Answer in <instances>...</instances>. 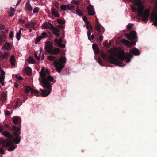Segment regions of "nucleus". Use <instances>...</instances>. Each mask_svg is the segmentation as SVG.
Here are the masks:
<instances>
[{"mask_svg":"<svg viewBox=\"0 0 157 157\" xmlns=\"http://www.w3.org/2000/svg\"><path fill=\"white\" fill-rule=\"evenodd\" d=\"M21 32L20 31V30H19L18 32H17L16 33V38L18 40H19L21 38Z\"/></svg>","mask_w":157,"mask_h":157,"instance_id":"473e14b6","label":"nucleus"},{"mask_svg":"<svg viewBox=\"0 0 157 157\" xmlns=\"http://www.w3.org/2000/svg\"><path fill=\"white\" fill-rule=\"evenodd\" d=\"M28 61L29 63L32 64H34L35 63V61L33 58L32 57H29L28 58Z\"/></svg>","mask_w":157,"mask_h":157,"instance_id":"c85d7f7f","label":"nucleus"},{"mask_svg":"<svg viewBox=\"0 0 157 157\" xmlns=\"http://www.w3.org/2000/svg\"><path fill=\"white\" fill-rule=\"evenodd\" d=\"M131 9L133 12H135L137 10V9L136 7L134 5L131 6Z\"/></svg>","mask_w":157,"mask_h":157,"instance_id":"79ce46f5","label":"nucleus"},{"mask_svg":"<svg viewBox=\"0 0 157 157\" xmlns=\"http://www.w3.org/2000/svg\"><path fill=\"white\" fill-rule=\"evenodd\" d=\"M5 114L6 116H8L10 114V112L9 111L6 110L5 111Z\"/></svg>","mask_w":157,"mask_h":157,"instance_id":"bf43d9fd","label":"nucleus"},{"mask_svg":"<svg viewBox=\"0 0 157 157\" xmlns=\"http://www.w3.org/2000/svg\"><path fill=\"white\" fill-rule=\"evenodd\" d=\"M16 78L19 80L21 81L23 80V78L21 76H18L17 75H16Z\"/></svg>","mask_w":157,"mask_h":157,"instance_id":"09e8293b","label":"nucleus"},{"mask_svg":"<svg viewBox=\"0 0 157 157\" xmlns=\"http://www.w3.org/2000/svg\"><path fill=\"white\" fill-rule=\"evenodd\" d=\"M11 10L12 12H14V9L12 7L11 8Z\"/></svg>","mask_w":157,"mask_h":157,"instance_id":"774afa93","label":"nucleus"},{"mask_svg":"<svg viewBox=\"0 0 157 157\" xmlns=\"http://www.w3.org/2000/svg\"><path fill=\"white\" fill-rule=\"evenodd\" d=\"M12 134L15 137H19V135L21 132L20 129L18 127L13 125L12 128Z\"/></svg>","mask_w":157,"mask_h":157,"instance_id":"6e6552de","label":"nucleus"},{"mask_svg":"<svg viewBox=\"0 0 157 157\" xmlns=\"http://www.w3.org/2000/svg\"><path fill=\"white\" fill-rule=\"evenodd\" d=\"M14 15V12H11V13L10 14V16H13Z\"/></svg>","mask_w":157,"mask_h":157,"instance_id":"e2e57ef3","label":"nucleus"},{"mask_svg":"<svg viewBox=\"0 0 157 157\" xmlns=\"http://www.w3.org/2000/svg\"><path fill=\"white\" fill-rule=\"evenodd\" d=\"M133 25L132 24H128L127 26V29L128 30L131 29L132 28Z\"/></svg>","mask_w":157,"mask_h":157,"instance_id":"a19ab883","label":"nucleus"},{"mask_svg":"<svg viewBox=\"0 0 157 157\" xmlns=\"http://www.w3.org/2000/svg\"><path fill=\"white\" fill-rule=\"evenodd\" d=\"M3 127L2 126H0V132L6 137H13L12 136L11 134L7 131L2 132Z\"/></svg>","mask_w":157,"mask_h":157,"instance_id":"9d476101","label":"nucleus"},{"mask_svg":"<svg viewBox=\"0 0 157 157\" xmlns=\"http://www.w3.org/2000/svg\"><path fill=\"white\" fill-rule=\"evenodd\" d=\"M24 71L28 75H30L32 73V69L29 67L25 68L24 69Z\"/></svg>","mask_w":157,"mask_h":157,"instance_id":"aec40b11","label":"nucleus"},{"mask_svg":"<svg viewBox=\"0 0 157 157\" xmlns=\"http://www.w3.org/2000/svg\"><path fill=\"white\" fill-rule=\"evenodd\" d=\"M25 8L26 10L29 11H31L32 10V7L28 1L25 4Z\"/></svg>","mask_w":157,"mask_h":157,"instance_id":"412c9836","label":"nucleus"},{"mask_svg":"<svg viewBox=\"0 0 157 157\" xmlns=\"http://www.w3.org/2000/svg\"><path fill=\"white\" fill-rule=\"evenodd\" d=\"M99 34H100L101 35L99 37V39L100 42H101L102 41V40H103V37L102 35V33H98L97 34V36H98Z\"/></svg>","mask_w":157,"mask_h":157,"instance_id":"58836bf2","label":"nucleus"},{"mask_svg":"<svg viewBox=\"0 0 157 157\" xmlns=\"http://www.w3.org/2000/svg\"><path fill=\"white\" fill-rule=\"evenodd\" d=\"M12 120H13V122L15 124H17L18 123H19L20 124L21 123V119L18 117H13L12 118Z\"/></svg>","mask_w":157,"mask_h":157,"instance_id":"a211bd4d","label":"nucleus"},{"mask_svg":"<svg viewBox=\"0 0 157 157\" xmlns=\"http://www.w3.org/2000/svg\"><path fill=\"white\" fill-rule=\"evenodd\" d=\"M67 6L65 4H62L60 6V9L63 11L67 10Z\"/></svg>","mask_w":157,"mask_h":157,"instance_id":"c9c22d12","label":"nucleus"},{"mask_svg":"<svg viewBox=\"0 0 157 157\" xmlns=\"http://www.w3.org/2000/svg\"><path fill=\"white\" fill-rule=\"evenodd\" d=\"M44 59V55H43L41 57V59L42 60H43Z\"/></svg>","mask_w":157,"mask_h":157,"instance_id":"0e129e2a","label":"nucleus"},{"mask_svg":"<svg viewBox=\"0 0 157 157\" xmlns=\"http://www.w3.org/2000/svg\"><path fill=\"white\" fill-rule=\"evenodd\" d=\"M12 47L10 43L6 42L4 46L2 47V48L4 50H10Z\"/></svg>","mask_w":157,"mask_h":157,"instance_id":"2eb2a0df","label":"nucleus"},{"mask_svg":"<svg viewBox=\"0 0 157 157\" xmlns=\"http://www.w3.org/2000/svg\"><path fill=\"white\" fill-rule=\"evenodd\" d=\"M71 2L72 3L75 4L76 5H79L80 3V2L78 1L72 0Z\"/></svg>","mask_w":157,"mask_h":157,"instance_id":"37998d69","label":"nucleus"},{"mask_svg":"<svg viewBox=\"0 0 157 157\" xmlns=\"http://www.w3.org/2000/svg\"><path fill=\"white\" fill-rule=\"evenodd\" d=\"M83 20L86 23H87V22L88 21L87 20V18L86 16L83 17Z\"/></svg>","mask_w":157,"mask_h":157,"instance_id":"4d7b16f0","label":"nucleus"},{"mask_svg":"<svg viewBox=\"0 0 157 157\" xmlns=\"http://www.w3.org/2000/svg\"><path fill=\"white\" fill-rule=\"evenodd\" d=\"M19 86V85L17 84H14V86L16 88H17Z\"/></svg>","mask_w":157,"mask_h":157,"instance_id":"338daca9","label":"nucleus"},{"mask_svg":"<svg viewBox=\"0 0 157 157\" xmlns=\"http://www.w3.org/2000/svg\"><path fill=\"white\" fill-rule=\"evenodd\" d=\"M49 28L53 30V31H54L55 30L56 31H57V28L54 27V26L50 23H49Z\"/></svg>","mask_w":157,"mask_h":157,"instance_id":"c756f323","label":"nucleus"},{"mask_svg":"<svg viewBox=\"0 0 157 157\" xmlns=\"http://www.w3.org/2000/svg\"><path fill=\"white\" fill-rule=\"evenodd\" d=\"M87 9L89 15L93 16L94 15L95 12L92 5H90L87 6Z\"/></svg>","mask_w":157,"mask_h":157,"instance_id":"9b49d317","label":"nucleus"},{"mask_svg":"<svg viewBox=\"0 0 157 157\" xmlns=\"http://www.w3.org/2000/svg\"><path fill=\"white\" fill-rule=\"evenodd\" d=\"M134 5L138 7L137 13L139 16L143 21H148L150 11L149 9H147L144 11V6L141 0H134L133 1Z\"/></svg>","mask_w":157,"mask_h":157,"instance_id":"20e7f679","label":"nucleus"},{"mask_svg":"<svg viewBox=\"0 0 157 157\" xmlns=\"http://www.w3.org/2000/svg\"><path fill=\"white\" fill-rule=\"evenodd\" d=\"M39 10V8L36 7L33 10V12L34 13H37Z\"/></svg>","mask_w":157,"mask_h":157,"instance_id":"49530a36","label":"nucleus"},{"mask_svg":"<svg viewBox=\"0 0 157 157\" xmlns=\"http://www.w3.org/2000/svg\"><path fill=\"white\" fill-rule=\"evenodd\" d=\"M19 21L20 23H21V24H24L25 23V20H23L21 19L20 18L19 19Z\"/></svg>","mask_w":157,"mask_h":157,"instance_id":"13d9d810","label":"nucleus"},{"mask_svg":"<svg viewBox=\"0 0 157 157\" xmlns=\"http://www.w3.org/2000/svg\"><path fill=\"white\" fill-rule=\"evenodd\" d=\"M14 35V33L13 31H11L10 32L9 35V37L10 39H12V38H13Z\"/></svg>","mask_w":157,"mask_h":157,"instance_id":"a18cd8bd","label":"nucleus"},{"mask_svg":"<svg viewBox=\"0 0 157 157\" xmlns=\"http://www.w3.org/2000/svg\"><path fill=\"white\" fill-rule=\"evenodd\" d=\"M30 24L29 23H26L25 24V26L26 27H30Z\"/></svg>","mask_w":157,"mask_h":157,"instance_id":"680f3d73","label":"nucleus"},{"mask_svg":"<svg viewBox=\"0 0 157 157\" xmlns=\"http://www.w3.org/2000/svg\"><path fill=\"white\" fill-rule=\"evenodd\" d=\"M45 48L46 51L51 55H56L60 52V49L53 47L52 43L50 41H48L45 44Z\"/></svg>","mask_w":157,"mask_h":157,"instance_id":"423d86ee","label":"nucleus"},{"mask_svg":"<svg viewBox=\"0 0 157 157\" xmlns=\"http://www.w3.org/2000/svg\"><path fill=\"white\" fill-rule=\"evenodd\" d=\"M76 10L77 13L79 16H81L83 15V13L79 9V7L78 6L77 7Z\"/></svg>","mask_w":157,"mask_h":157,"instance_id":"bb28decb","label":"nucleus"},{"mask_svg":"<svg viewBox=\"0 0 157 157\" xmlns=\"http://www.w3.org/2000/svg\"><path fill=\"white\" fill-rule=\"evenodd\" d=\"M35 57L38 60H40V57L37 56V54L36 53H34Z\"/></svg>","mask_w":157,"mask_h":157,"instance_id":"5fc2aeb1","label":"nucleus"},{"mask_svg":"<svg viewBox=\"0 0 157 157\" xmlns=\"http://www.w3.org/2000/svg\"><path fill=\"white\" fill-rule=\"evenodd\" d=\"M9 54V52H5L4 54L2 53L1 51H0V61L6 58Z\"/></svg>","mask_w":157,"mask_h":157,"instance_id":"ddd939ff","label":"nucleus"},{"mask_svg":"<svg viewBox=\"0 0 157 157\" xmlns=\"http://www.w3.org/2000/svg\"><path fill=\"white\" fill-rule=\"evenodd\" d=\"M124 43L128 45L132 46L135 44L136 42V41H132L131 42H130L128 40H126L125 41Z\"/></svg>","mask_w":157,"mask_h":157,"instance_id":"393cba45","label":"nucleus"},{"mask_svg":"<svg viewBox=\"0 0 157 157\" xmlns=\"http://www.w3.org/2000/svg\"><path fill=\"white\" fill-rule=\"evenodd\" d=\"M5 28V26L2 24H0V30H2Z\"/></svg>","mask_w":157,"mask_h":157,"instance_id":"603ef678","label":"nucleus"},{"mask_svg":"<svg viewBox=\"0 0 157 157\" xmlns=\"http://www.w3.org/2000/svg\"><path fill=\"white\" fill-rule=\"evenodd\" d=\"M60 30L59 29L57 28V30L56 31V30L54 31L53 33L57 37H58L59 36V32Z\"/></svg>","mask_w":157,"mask_h":157,"instance_id":"cd10ccee","label":"nucleus"},{"mask_svg":"<svg viewBox=\"0 0 157 157\" xmlns=\"http://www.w3.org/2000/svg\"><path fill=\"white\" fill-rule=\"evenodd\" d=\"M94 35L93 34H92L91 35V39L92 40H93L94 39Z\"/></svg>","mask_w":157,"mask_h":157,"instance_id":"69168bd1","label":"nucleus"},{"mask_svg":"<svg viewBox=\"0 0 157 157\" xmlns=\"http://www.w3.org/2000/svg\"><path fill=\"white\" fill-rule=\"evenodd\" d=\"M15 104L16 105L15 107V108L16 109V108L21 105L22 104V103L21 102H20L17 101L16 102Z\"/></svg>","mask_w":157,"mask_h":157,"instance_id":"c03bdc74","label":"nucleus"},{"mask_svg":"<svg viewBox=\"0 0 157 157\" xmlns=\"http://www.w3.org/2000/svg\"><path fill=\"white\" fill-rule=\"evenodd\" d=\"M21 138H0V144H2L3 147H9V151H13L17 148V145H15L18 144L20 141Z\"/></svg>","mask_w":157,"mask_h":157,"instance_id":"7ed1b4c3","label":"nucleus"},{"mask_svg":"<svg viewBox=\"0 0 157 157\" xmlns=\"http://www.w3.org/2000/svg\"><path fill=\"white\" fill-rule=\"evenodd\" d=\"M54 41L56 44H58L62 43L63 42V40L61 38H60L59 40L57 39L56 38L54 40Z\"/></svg>","mask_w":157,"mask_h":157,"instance_id":"7c9ffc66","label":"nucleus"},{"mask_svg":"<svg viewBox=\"0 0 157 157\" xmlns=\"http://www.w3.org/2000/svg\"><path fill=\"white\" fill-rule=\"evenodd\" d=\"M130 52L136 56H138L140 54L139 51L136 48H133L130 50Z\"/></svg>","mask_w":157,"mask_h":157,"instance_id":"dca6fc26","label":"nucleus"},{"mask_svg":"<svg viewBox=\"0 0 157 157\" xmlns=\"http://www.w3.org/2000/svg\"><path fill=\"white\" fill-rule=\"evenodd\" d=\"M125 35L127 39L131 40L137 38V33L134 31H131L129 34H126Z\"/></svg>","mask_w":157,"mask_h":157,"instance_id":"0eeeda50","label":"nucleus"},{"mask_svg":"<svg viewBox=\"0 0 157 157\" xmlns=\"http://www.w3.org/2000/svg\"><path fill=\"white\" fill-rule=\"evenodd\" d=\"M86 27L87 29L88 30L90 29H89L90 28L91 30H92V28L91 26V25L90 24V23L89 22V21H87V23H86Z\"/></svg>","mask_w":157,"mask_h":157,"instance_id":"2f4dec72","label":"nucleus"},{"mask_svg":"<svg viewBox=\"0 0 157 157\" xmlns=\"http://www.w3.org/2000/svg\"><path fill=\"white\" fill-rule=\"evenodd\" d=\"M98 63L100 65H101V66H103L104 65H103V63H102V60L100 59H98Z\"/></svg>","mask_w":157,"mask_h":157,"instance_id":"8fccbe9b","label":"nucleus"},{"mask_svg":"<svg viewBox=\"0 0 157 157\" xmlns=\"http://www.w3.org/2000/svg\"><path fill=\"white\" fill-rule=\"evenodd\" d=\"M29 23L30 24V27H33L35 25V23L33 21H31V22Z\"/></svg>","mask_w":157,"mask_h":157,"instance_id":"3c124183","label":"nucleus"},{"mask_svg":"<svg viewBox=\"0 0 157 157\" xmlns=\"http://www.w3.org/2000/svg\"><path fill=\"white\" fill-rule=\"evenodd\" d=\"M49 74L48 69L45 70L44 67H43L41 69L40 75V77L39 78V80L41 85L45 90H43L40 89V90L41 92V94L37 90H35L28 86L25 87V93L28 95L30 92V95L34 94L36 96H39V94H40L42 97H46L50 93L52 85V84H51L50 82H55V80H54L53 78Z\"/></svg>","mask_w":157,"mask_h":157,"instance_id":"f257e3e1","label":"nucleus"},{"mask_svg":"<svg viewBox=\"0 0 157 157\" xmlns=\"http://www.w3.org/2000/svg\"><path fill=\"white\" fill-rule=\"evenodd\" d=\"M117 59L113 55H110L108 58L109 62L110 63L121 67L125 66V65H122L124 59L126 60L127 62L129 63L130 62V59L132 57V56L129 54L127 53L126 55H124L123 53H121L117 55Z\"/></svg>","mask_w":157,"mask_h":157,"instance_id":"f03ea898","label":"nucleus"},{"mask_svg":"<svg viewBox=\"0 0 157 157\" xmlns=\"http://www.w3.org/2000/svg\"><path fill=\"white\" fill-rule=\"evenodd\" d=\"M47 58L49 61H53V64L56 67V70L59 73L61 72L62 69L65 66V63L66 61V58L62 56L59 59H56L55 56H48Z\"/></svg>","mask_w":157,"mask_h":157,"instance_id":"39448f33","label":"nucleus"},{"mask_svg":"<svg viewBox=\"0 0 157 157\" xmlns=\"http://www.w3.org/2000/svg\"><path fill=\"white\" fill-rule=\"evenodd\" d=\"M51 13L55 17H59L60 15L57 10L54 8L52 7L51 9Z\"/></svg>","mask_w":157,"mask_h":157,"instance_id":"f8f14e48","label":"nucleus"},{"mask_svg":"<svg viewBox=\"0 0 157 157\" xmlns=\"http://www.w3.org/2000/svg\"><path fill=\"white\" fill-rule=\"evenodd\" d=\"M88 38V40L90 41H91V33L90 30V29L88 30L87 33Z\"/></svg>","mask_w":157,"mask_h":157,"instance_id":"ea45409f","label":"nucleus"},{"mask_svg":"<svg viewBox=\"0 0 157 157\" xmlns=\"http://www.w3.org/2000/svg\"><path fill=\"white\" fill-rule=\"evenodd\" d=\"M6 40V36L5 34H0V44L5 42Z\"/></svg>","mask_w":157,"mask_h":157,"instance_id":"6ab92c4d","label":"nucleus"},{"mask_svg":"<svg viewBox=\"0 0 157 157\" xmlns=\"http://www.w3.org/2000/svg\"><path fill=\"white\" fill-rule=\"evenodd\" d=\"M10 61L11 65L12 66H14L15 62V57L13 56H11L10 57Z\"/></svg>","mask_w":157,"mask_h":157,"instance_id":"5701e85b","label":"nucleus"},{"mask_svg":"<svg viewBox=\"0 0 157 157\" xmlns=\"http://www.w3.org/2000/svg\"><path fill=\"white\" fill-rule=\"evenodd\" d=\"M100 23L98 21L96 26H95V29L99 33H101V28L100 27Z\"/></svg>","mask_w":157,"mask_h":157,"instance_id":"4be33fe9","label":"nucleus"},{"mask_svg":"<svg viewBox=\"0 0 157 157\" xmlns=\"http://www.w3.org/2000/svg\"><path fill=\"white\" fill-rule=\"evenodd\" d=\"M57 22L58 24L60 25H63L65 23V21L62 20L61 19H58L57 20Z\"/></svg>","mask_w":157,"mask_h":157,"instance_id":"e433bc0d","label":"nucleus"},{"mask_svg":"<svg viewBox=\"0 0 157 157\" xmlns=\"http://www.w3.org/2000/svg\"><path fill=\"white\" fill-rule=\"evenodd\" d=\"M156 6L157 7V2L156 3ZM151 19L154 21L153 24L155 26L157 25V14H153L151 17Z\"/></svg>","mask_w":157,"mask_h":157,"instance_id":"4468645a","label":"nucleus"},{"mask_svg":"<svg viewBox=\"0 0 157 157\" xmlns=\"http://www.w3.org/2000/svg\"><path fill=\"white\" fill-rule=\"evenodd\" d=\"M92 48L95 54H98L99 53V48L97 44H93Z\"/></svg>","mask_w":157,"mask_h":157,"instance_id":"f3484780","label":"nucleus"},{"mask_svg":"<svg viewBox=\"0 0 157 157\" xmlns=\"http://www.w3.org/2000/svg\"><path fill=\"white\" fill-rule=\"evenodd\" d=\"M49 22H46L45 23H44L43 24L42 26L44 27V28L45 29H47L49 28Z\"/></svg>","mask_w":157,"mask_h":157,"instance_id":"f704fd0d","label":"nucleus"},{"mask_svg":"<svg viewBox=\"0 0 157 157\" xmlns=\"http://www.w3.org/2000/svg\"><path fill=\"white\" fill-rule=\"evenodd\" d=\"M66 5L67 6L66 7L67 10H71L74 9L75 6L74 5L71 4H67Z\"/></svg>","mask_w":157,"mask_h":157,"instance_id":"a878e982","label":"nucleus"},{"mask_svg":"<svg viewBox=\"0 0 157 157\" xmlns=\"http://www.w3.org/2000/svg\"><path fill=\"white\" fill-rule=\"evenodd\" d=\"M58 46L60 48H64L65 47V45L64 44H62V43L57 44Z\"/></svg>","mask_w":157,"mask_h":157,"instance_id":"de8ad7c7","label":"nucleus"},{"mask_svg":"<svg viewBox=\"0 0 157 157\" xmlns=\"http://www.w3.org/2000/svg\"><path fill=\"white\" fill-rule=\"evenodd\" d=\"M54 6L57 9H59V4L58 2H55L54 4Z\"/></svg>","mask_w":157,"mask_h":157,"instance_id":"6e6d98bb","label":"nucleus"},{"mask_svg":"<svg viewBox=\"0 0 157 157\" xmlns=\"http://www.w3.org/2000/svg\"><path fill=\"white\" fill-rule=\"evenodd\" d=\"M44 37H43L42 36H40L38 37L35 40V43L36 44H37L38 42H39Z\"/></svg>","mask_w":157,"mask_h":157,"instance_id":"4c0bfd02","label":"nucleus"},{"mask_svg":"<svg viewBox=\"0 0 157 157\" xmlns=\"http://www.w3.org/2000/svg\"><path fill=\"white\" fill-rule=\"evenodd\" d=\"M5 79V72L1 68L0 71V83L2 86L4 85V81Z\"/></svg>","mask_w":157,"mask_h":157,"instance_id":"1a4fd4ad","label":"nucleus"},{"mask_svg":"<svg viewBox=\"0 0 157 157\" xmlns=\"http://www.w3.org/2000/svg\"><path fill=\"white\" fill-rule=\"evenodd\" d=\"M46 35V33L45 32H43L42 33V36L43 37H44L43 38H44L45 37V36Z\"/></svg>","mask_w":157,"mask_h":157,"instance_id":"052dcab7","label":"nucleus"},{"mask_svg":"<svg viewBox=\"0 0 157 157\" xmlns=\"http://www.w3.org/2000/svg\"><path fill=\"white\" fill-rule=\"evenodd\" d=\"M7 96L6 94L4 92L2 93L1 95V98L2 102H4Z\"/></svg>","mask_w":157,"mask_h":157,"instance_id":"b1692460","label":"nucleus"},{"mask_svg":"<svg viewBox=\"0 0 157 157\" xmlns=\"http://www.w3.org/2000/svg\"><path fill=\"white\" fill-rule=\"evenodd\" d=\"M101 55L102 57L104 59H108V58L109 57H108V58H107V56L106 55L104 52H102L101 53ZM109 56L110 55H109ZM109 56L108 57H109Z\"/></svg>","mask_w":157,"mask_h":157,"instance_id":"72a5a7b5","label":"nucleus"},{"mask_svg":"<svg viewBox=\"0 0 157 157\" xmlns=\"http://www.w3.org/2000/svg\"><path fill=\"white\" fill-rule=\"evenodd\" d=\"M0 153L2 155H3L5 154V152L3 150V149L2 148H0Z\"/></svg>","mask_w":157,"mask_h":157,"instance_id":"864d4df0","label":"nucleus"}]
</instances>
